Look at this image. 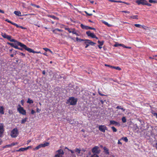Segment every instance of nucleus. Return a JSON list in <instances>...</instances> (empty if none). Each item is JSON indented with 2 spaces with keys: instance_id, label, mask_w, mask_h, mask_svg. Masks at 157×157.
<instances>
[{
  "instance_id": "f257e3e1",
  "label": "nucleus",
  "mask_w": 157,
  "mask_h": 157,
  "mask_svg": "<svg viewBox=\"0 0 157 157\" xmlns=\"http://www.w3.org/2000/svg\"><path fill=\"white\" fill-rule=\"evenodd\" d=\"M17 44L18 45L21 46L22 48L27 51L29 52H32L33 53V52H34V50L30 48H28L25 45L20 42H17Z\"/></svg>"
},
{
  "instance_id": "f03ea898",
  "label": "nucleus",
  "mask_w": 157,
  "mask_h": 157,
  "mask_svg": "<svg viewBox=\"0 0 157 157\" xmlns=\"http://www.w3.org/2000/svg\"><path fill=\"white\" fill-rule=\"evenodd\" d=\"M77 101V99L75 98L74 97H71L67 100L66 102L67 104L70 103V105H75L76 104Z\"/></svg>"
},
{
  "instance_id": "7ed1b4c3",
  "label": "nucleus",
  "mask_w": 157,
  "mask_h": 157,
  "mask_svg": "<svg viewBox=\"0 0 157 157\" xmlns=\"http://www.w3.org/2000/svg\"><path fill=\"white\" fill-rule=\"evenodd\" d=\"M2 36L4 38L7 39L11 42L17 43L18 42L17 40L15 39H11V36H10L7 35L6 33H2Z\"/></svg>"
},
{
  "instance_id": "20e7f679",
  "label": "nucleus",
  "mask_w": 157,
  "mask_h": 157,
  "mask_svg": "<svg viewBox=\"0 0 157 157\" xmlns=\"http://www.w3.org/2000/svg\"><path fill=\"white\" fill-rule=\"evenodd\" d=\"M18 134V130L17 128H15L11 131V136L12 137H16L17 136Z\"/></svg>"
},
{
  "instance_id": "39448f33",
  "label": "nucleus",
  "mask_w": 157,
  "mask_h": 157,
  "mask_svg": "<svg viewBox=\"0 0 157 157\" xmlns=\"http://www.w3.org/2000/svg\"><path fill=\"white\" fill-rule=\"evenodd\" d=\"M19 107L17 108V110L19 113L23 115H26V111L21 107L20 105H19Z\"/></svg>"
},
{
  "instance_id": "423d86ee",
  "label": "nucleus",
  "mask_w": 157,
  "mask_h": 157,
  "mask_svg": "<svg viewBox=\"0 0 157 157\" xmlns=\"http://www.w3.org/2000/svg\"><path fill=\"white\" fill-rule=\"evenodd\" d=\"M84 43L86 45L85 46V48H87L90 45L93 46L96 44L95 43H94L89 40H86V41Z\"/></svg>"
},
{
  "instance_id": "0eeeda50",
  "label": "nucleus",
  "mask_w": 157,
  "mask_h": 157,
  "mask_svg": "<svg viewBox=\"0 0 157 157\" xmlns=\"http://www.w3.org/2000/svg\"><path fill=\"white\" fill-rule=\"evenodd\" d=\"M92 152L94 154H99L100 152V150L98 146H95L92 148Z\"/></svg>"
},
{
  "instance_id": "6e6552de",
  "label": "nucleus",
  "mask_w": 157,
  "mask_h": 157,
  "mask_svg": "<svg viewBox=\"0 0 157 157\" xmlns=\"http://www.w3.org/2000/svg\"><path fill=\"white\" fill-rule=\"evenodd\" d=\"M99 130L103 132H105V130H107V127L105 125H100L98 127Z\"/></svg>"
},
{
  "instance_id": "1a4fd4ad",
  "label": "nucleus",
  "mask_w": 157,
  "mask_h": 157,
  "mask_svg": "<svg viewBox=\"0 0 157 157\" xmlns=\"http://www.w3.org/2000/svg\"><path fill=\"white\" fill-rule=\"evenodd\" d=\"M111 125H114L115 126L119 127L120 126V124L119 122L113 120H110L109 121V126Z\"/></svg>"
},
{
  "instance_id": "9d476101",
  "label": "nucleus",
  "mask_w": 157,
  "mask_h": 157,
  "mask_svg": "<svg viewBox=\"0 0 157 157\" xmlns=\"http://www.w3.org/2000/svg\"><path fill=\"white\" fill-rule=\"evenodd\" d=\"M56 155L62 157L63 155L64 154V152L61 149H59L56 151Z\"/></svg>"
},
{
  "instance_id": "9b49d317",
  "label": "nucleus",
  "mask_w": 157,
  "mask_h": 157,
  "mask_svg": "<svg viewBox=\"0 0 157 157\" xmlns=\"http://www.w3.org/2000/svg\"><path fill=\"white\" fill-rule=\"evenodd\" d=\"M7 44H8L10 45L11 47H13L16 49H19V50H21L22 51L23 50L22 48H20L18 47L17 46V45L15 44H14L13 43H9V42H8L7 43Z\"/></svg>"
},
{
  "instance_id": "f8f14e48",
  "label": "nucleus",
  "mask_w": 157,
  "mask_h": 157,
  "mask_svg": "<svg viewBox=\"0 0 157 157\" xmlns=\"http://www.w3.org/2000/svg\"><path fill=\"white\" fill-rule=\"evenodd\" d=\"M146 1L145 0H136V2L138 5H145Z\"/></svg>"
},
{
  "instance_id": "ddd939ff",
  "label": "nucleus",
  "mask_w": 157,
  "mask_h": 157,
  "mask_svg": "<svg viewBox=\"0 0 157 157\" xmlns=\"http://www.w3.org/2000/svg\"><path fill=\"white\" fill-rule=\"evenodd\" d=\"M31 146H28L27 147H25V148H21L20 149H19L18 150L16 151H17L18 152V151H23L25 150H26L28 149L29 148H31Z\"/></svg>"
},
{
  "instance_id": "4468645a",
  "label": "nucleus",
  "mask_w": 157,
  "mask_h": 157,
  "mask_svg": "<svg viewBox=\"0 0 157 157\" xmlns=\"http://www.w3.org/2000/svg\"><path fill=\"white\" fill-rule=\"evenodd\" d=\"M14 13L16 15L18 16H27L28 15L27 14H24L23 15H21V13L20 11H14Z\"/></svg>"
},
{
  "instance_id": "2eb2a0df",
  "label": "nucleus",
  "mask_w": 157,
  "mask_h": 157,
  "mask_svg": "<svg viewBox=\"0 0 157 157\" xmlns=\"http://www.w3.org/2000/svg\"><path fill=\"white\" fill-rule=\"evenodd\" d=\"M4 132V129L3 126L2 125H0V137L1 136Z\"/></svg>"
},
{
  "instance_id": "dca6fc26",
  "label": "nucleus",
  "mask_w": 157,
  "mask_h": 157,
  "mask_svg": "<svg viewBox=\"0 0 157 157\" xmlns=\"http://www.w3.org/2000/svg\"><path fill=\"white\" fill-rule=\"evenodd\" d=\"M80 26L83 29H85L86 30L89 29V26H88L84 25L82 24H81Z\"/></svg>"
},
{
  "instance_id": "f3484780",
  "label": "nucleus",
  "mask_w": 157,
  "mask_h": 157,
  "mask_svg": "<svg viewBox=\"0 0 157 157\" xmlns=\"http://www.w3.org/2000/svg\"><path fill=\"white\" fill-rule=\"evenodd\" d=\"M103 149L104 150V152L106 154L108 155L109 154V149L106 148L105 147H104L103 148Z\"/></svg>"
},
{
  "instance_id": "a211bd4d",
  "label": "nucleus",
  "mask_w": 157,
  "mask_h": 157,
  "mask_svg": "<svg viewBox=\"0 0 157 157\" xmlns=\"http://www.w3.org/2000/svg\"><path fill=\"white\" fill-rule=\"evenodd\" d=\"M42 147H44L46 146H48L49 145V142H45L44 144H41Z\"/></svg>"
},
{
  "instance_id": "6ab92c4d",
  "label": "nucleus",
  "mask_w": 157,
  "mask_h": 157,
  "mask_svg": "<svg viewBox=\"0 0 157 157\" xmlns=\"http://www.w3.org/2000/svg\"><path fill=\"white\" fill-rule=\"evenodd\" d=\"M0 113L2 114H4V108L3 106H0Z\"/></svg>"
},
{
  "instance_id": "aec40b11",
  "label": "nucleus",
  "mask_w": 157,
  "mask_h": 157,
  "mask_svg": "<svg viewBox=\"0 0 157 157\" xmlns=\"http://www.w3.org/2000/svg\"><path fill=\"white\" fill-rule=\"evenodd\" d=\"M75 30L74 29H72V31L71 33H72L73 34H75L76 36H78V34L76 32H75Z\"/></svg>"
},
{
  "instance_id": "412c9836",
  "label": "nucleus",
  "mask_w": 157,
  "mask_h": 157,
  "mask_svg": "<svg viewBox=\"0 0 157 157\" xmlns=\"http://www.w3.org/2000/svg\"><path fill=\"white\" fill-rule=\"evenodd\" d=\"M75 151L77 152L76 154L78 155L80 153L81 150L78 148H76L75 149Z\"/></svg>"
},
{
  "instance_id": "4be33fe9",
  "label": "nucleus",
  "mask_w": 157,
  "mask_h": 157,
  "mask_svg": "<svg viewBox=\"0 0 157 157\" xmlns=\"http://www.w3.org/2000/svg\"><path fill=\"white\" fill-rule=\"evenodd\" d=\"M28 119V118L27 117H25V118L24 119H22L21 121V123L22 124H24L26 121Z\"/></svg>"
},
{
  "instance_id": "5701e85b",
  "label": "nucleus",
  "mask_w": 157,
  "mask_h": 157,
  "mask_svg": "<svg viewBox=\"0 0 157 157\" xmlns=\"http://www.w3.org/2000/svg\"><path fill=\"white\" fill-rule=\"evenodd\" d=\"M90 37H91L92 38H95L97 39H98V38L93 33H92L90 35Z\"/></svg>"
},
{
  "instance_id": "b1692460",
  "label": "nucleus",
  "mask_w": 157,
  "mask_h": 157,
  "mask_svg": "<svg viewBox=\"0 0 157 157\" xmlns=\"http://www.w3.org/2000/svg\"><path fill=\"white\" fill-rule=\"evenodd\" d=\"M138 15H134V16H132L130 17V18H132L133 19H138Z\"/></svg>"
},
{
  "instance_id": "393cba45",
  "label": "nucleus",
  "mask_w": 157,
  "mask_h": 157,
  "mask_svg": "<svg viewBox=\"0 0 157 157\" xmlns=\"http://www.w3.org/2000/svg\"><path fill=\"white\" fill-rule=\"evenodd\" d=\"M42 147L41 145V144H40V145L37 146L34 149V150H37L39 149L40 148Z\"/></svg>"
},
{
  "instance_id": "a878e982",
  "label": "nucleus",
  "mask_w": 157,
  "mask_h": 157,
  "mask_svg": "<svg viewBox=\"0 0 157 157\" xmlns=\"http://www.w3.org/2000/svg\"><path fill=\"white\" fill-rule=\"evenodd\" d=\"M114 46L115 47H117L119 46H122L123 47H124V45L122 44H119L118 43H116L114 45Z\"/></svg>"
},
{
  "instance_id": "bb28decb",
  "label": "nucleus",
  "mask_w": 157,
  "mask_h": 157,
  "mask_svg": "<svg viewBox=\"0 0 157 157\" xmlns=\"http://www.w3.org/2000/svg\"><path fill=\"white\" fill-rule=\"evenodd\" d=\"M111 68L115 69L116 70H118L119 71H120L121 70V69L119 67H114V66H113V67H111Z\"/></svg>"
},
{
  "instance_id": "cd10ccee",
  "label": "nucleus",
  "mask_w": 157,
  "mask_h": 157,
  "mask_svg": "<svg viewBox=\"0 0 157 157\" xmlns=\"http://www.w3.org/2000/svg\"><path fill=\"white\" fill-rule=\"evenodd\" d=\"M27 102L29 104H32L33 103V101L32 100H31L29 98L28 99Z\"/></svg>"
},
{
  "instance_id": "c85d7f7f",
  "label": "nucleus",
  "mask_w": 157,
  "mask_h": 157,
  "mask_svg": "<svg viewBox=\"0 0 157 157\" xmlns=\"http://www.w3.org/2000/svg\"><path fill=\"white\" fill-rule=\"evenodd\" d=\"M122 140L124 141L125 142H127L128 141V139H127V137H122L121 140Z\"/></svg>"
},
{
  "instance_id": "c756f323",
  "label": "nucleus",
  "mask_w": 157,
  "mask_h": 157,
  "mask_svg": "<svg viewBox=\"0 0 157 157\" xmlns=\"http://www.w3.org/2000/svg\"><path fill=\"white\" fill-rule=\"evenodd\" d=\"M72 29H70L69 28H65V29L66 30H67L69 33H71Z\"/></svg>"
},
{
  "instance_id": "7c9ffc66",
  "label": "nucleus",
  "mask_w": 157,
  "mask_h": 157,
  "mask_svg": "<svg viewBox=\"0 0 157 157\" xmlns=\"http://www.w3.org/2000/svg\"><path fill=\"white\" fill-rule=\"evenodd\" d=\"M103 23L106 25H107L109 27H110L111 26V25L109 24L107 22L105 21H103Z\"/></svg>"
},
{
  "instance_id": "2f4dec72",
  "label": "nucleus",
  "mask_w": 157,
  "mask_h": 157,
  "mask_svg": "<svg viewBox=\"0 0 157 157\" xmlns=\"http://www.w3.org/2000/svg\"><path fill=\"white\" fill-rule=\"evenodd\" d=\"M122 121L123 123H125L126 122V119L125 117H124L122 118Z\"/></svg>"
},
{
  "instance_id": "473e14b6",
  "label": "nucleus",
  "mask_w": 157,
  "mask_h": 157,
  "mask_svg": "<svg viewBox=\"0 0 157 157\" xmlns=\"http://www.w3.org/2000/svg\"><path fill=\"white\" fill-rule=\"evenodd\" d=\"M111 128L114 132H117V129L114 126H112L111 127Z\"/></svg>"
},
{
  "instance_id": "72a5a7b5",
  "label": "nucleus",
  "mask_w": 157,
  "mask_h": 157,
  "mask_svg": "<svg viewBox=\"0 0 157 157\" xmlns=\"http://www.w3.org/2000/svg\"><path fill=\"white\" fill-rule=\"evenodd\" d=\"M92 33H91V32L90 31H87L86 32V33L87 35L89 36H90V35Z\"/></svg>"
},
{
  "instance_id": "f704fd0d",
  "label": "nucleus",
  "mask_w": 157,
  "mask_h": 157,
  "mask_svg": "<svg viewBox=\"0 0 157 157\" xmlns=\"http://www.w3.org/2000/svg\"><path fill=\"white\" fill-rule=\"evenodd\" d=\"M98 43L99 44V45H100L101 46H102L103 45L104 43V41H100L99 40L98 41Z\"/></svg>"
},
{
  "instance_id": "c9c22d12",
  "label": "nucleus",
  "mask_w": 157,
  "mask_h": 157,
  "mask_svg": "<svg viewBox=\"0 0 157 157\" xmlns=\"http://www.w3.org/2000/svg\"><path fill=\"white\" fill-rule=\"evenodd\" d=\"M31 5L32 6H34V7H36V8H40V6H39L37 5H36L33 4L31 3Z\"/></svg>"
},
{
  "instance_id": "e433bc0d",
  "label": "nucleus",
  "mask_w": 157,
  "mask_h": 157,
  "mask_svg": "<svg viewBox=\"0 0 157 157\" xmlns=\"http://www.w3.org/2000/svg\"><path fill=\"white\" fill-rule=\"evenodd\" d=\"M5 21H7L9 23H10L11 24H13V22H12L10 21L9 19H6L5 20Z\"/></svg>"
},
{
  "instance_id": "4c0bfd02",
  "label": "nucleus",
  "mask_w": 157,
  "mask_h": 157,
  "mask_svg": "<svg viewBox=\"0 0 157 157\" xmlns=\"http://www.w3.org/2000/svg\"><path fill=\"white\" fill-rule=\"evenodd\" d=\"M19 54L21 55V56H23L24 57H25V54H24V53H22V52H19Z\"/></svg>"
},
{
  "instance_id": "58836bf2",
  "label": "nucleus",
  "mask_w": 157,
  "mask_h": 157,
  "mask_svg": "<svg viewBox=\"0 0 157 157\" xmlns=\"http://www.w3.org/2000/svg\"><path fill=\"white\" fill-rule=\"evenodd\" d=\"M134 25L137 27H138V28H140V27L141 26V25H140V24H135Z\"/></svg>"
},
{
  "instance_id": "ea45409f",
  "label": "nucleus",
  "mask_w": 157,
  "mask_h": 157,
  "mask_svg": "<svg viewBox=\"0 0 157 157\" xmlns=\"http://www.w3.org/2000/svg\"><path fill=\"white\" fill-rule=\"evenodd\" d=\"M145 5H147L148 6H151V5L150 3H148L146 1V2L145 3Z\"/></svg>"
},
{
  "instance_id": "a19ab883",
  "label": "nucleus",
  "mask_w": 157,
  "mask_h": 157,
  "mask_svg": "<svg viewBox=\"0 0 157 157\" xmlns=\"http://www.w3.org/2000/svg\"><path fill=\"white\" fill-rule=\"evenodd\" d=\"M49 17L54 19H56L57 18V17L53 15H50Z\"/></svg>"
},
{
  "instance_id": "79ce46f5",
  "label": "nucleus",
  "mask_w": 157,
  "mask_h": 157,
  "mask_svg": "<svg viewBox=\"0 0 157 157\" xmlns=\"http://www.w3.org/2000/svg\"><path fill=\"white\" fill-rule=\"evenodd\" d=\"M149 2L151 3H155V0H149Z\"/></svg>"
},
{
  "instance_id": "37998d69",
  "label": "nucleus",
  "mask_w": 157,
  "mask_h": 157,
  "mask_svg": "<svg viewBox=\"0 0 157 157\" xmlns=\"http://www.w3.org/2000/svg\"><path fill=\"white\" fill-rule=\"evenodd\" d=\"M84 12L88 16H91L92 15V13H88L86 11H85Z\"/></svg>"
},
{
  "instance_id": "c03bdc74",
  "label": "nucleus",
  "mask_w": 157,
  "mask_h": 157,
  "mask_svg": "<svg viewBox=\"0 0 157 157\" xmlns=\"http://www.w3.org/2000/svg\"><path fill=\"white\" fill-rule=\"evenodd\" d=\"M91 157H99L96 154H94L93 155H92Z\"/></svg>"
},
{
  "instance_id": "a18cd8bd",
  "label": "nucleus",
  "mask_w": 157,
  "mask_h": 157,
  "mask_svg": "<svg viewBox=\"0 0 157 157\" xmlns=\"http://www.w3.org/2000/svg\"><path fill=\"white\" fill-rule=\"evenodd\" d=\"M43 49L46 52H47L48 51H49L50 50V49L47 48H44Z\"/></svg>"
},
{
  "instance_id": "49530a36",
  "label": "nucleus",
  "mask_w": 157,
  "mask_h": 157,
  "mask_svg": "<svg viewBox=\"0 0 157 157\" xmlns=\"http://www.w3.org/2000/svg\"><path fill=\"white\" fill-rule=\"evenodd\" d=\"M13 25L15 26L16 27H17V28H20V26L19 25H18L17 24L14 23H13Z\"/></svg>"
},
{
  "instance_id": "de8ad7c7",
  "label": "nucleus",
  "mask_w": 157,
  "mask_h": 157,
  "mask_svg": "<svg viewBox=\"0 0 157 157\" xmlns=\"http://www.w3.org/2000/svg\"><path fill=\"white\" fill-rule=\"evenodd\" d=\"M11 144L12 146H14V145H16L18 143H17V142L13 143H12Z\"/></svg>"
},
{
  "instance_id": "09e8293b",
  "label": "nucleus",
  "mask_w": 157,
  "mask_h": 157,
  "mask_svg": "<svg viewBox=\"0 0 157 157\" xmlns=\"http://www.w3.org/2000/svg\"><path fill=\"white\" fill-rule=\"evenodd\" d=\"M122 12H123V13H130V12L128 11H127V10L122 11Z\"/></svg>"
},
{
  "instance_id": "8fccbe9b",
  "label": "nucleus",
  "mask_w": 157,
  "mask_h": 157,
  "mask_svg": "<svg viewBox=\"0 0 157 157\" xmlns=\"http://www.w3.org/2000/svg\"><path fill=\"white\" fill-rule=\"evenodd\" d=\"M55 29L56 31H58L59 32H62L63 31L62 30L60 29Z\"/></svg>"
},
{
  "instance_id": "3c124183",
  "label": "nucleus",
  "mask_w": 157,
  "mask_h": 157,
  "mask_svg": "<svg viewBox=\"0 0 157 157\" xmlns=\"http://www.w3.org/2000/svg\"><path fill=\"white\" fill-rule=\"evenodd\" d=\"M35 113V111H34L32 109L31 112V113L32 114H34Z\"/></svg>"
},
{
  "instance_id": "603ef678",
  "label": "nucleus",
  "mask_w": 157,
  "mask_h": 157,
  "mask_svg": "<svg viewBox=\"0 0 157 157\" xmlns=\"http://www.w3.org/2000/svg\"><path fill=\"white\" fill-rule=\"evenodd\" d=\"M109 1L112 2H117V1L113 0H108Z\"/></svg>"
},
{
  "instance_id": "864d4df0",
  "label": "nucleus",
  "mask_w": 157,
  "mask_h": 157,
  "mask_svg": "<svg viewBox=\"0 0 157 157\" xmlns=\"http://www.w3.org/2000/svg\"><path fill=\"white\" fill-rule=\"evenodd\" d=\"M89 29H92V30H95V29L94 28H92V27H89Z\"/></svg>"
},
{
  "instance_id": "5fc2aeb1",
  "label": "nucleus",
  "mask_w": 157,
  "mask_h": 157,
  "mask_svg": "<svg viewBox=\"0 0 157 157\" xmlns=\"http://www.w3.org/2000/svg\"><path fill=\"white\" fill-rule=\"evenodd\" d=\"M121 106H117L116 108V109H121Z\"/></svg>"
},
{
  "instance_id": "6e6d98bb",
  "label": "nucleus",
  "mask_w": 157,
  "mask_h": 157,
  "mask_svg": "<svg viewBox=\"0 0 157 157\" xmlns=\"http://www.w3.org/2000/svg\"><path fill=\"white\" fill-rule=\"evenodd\" d=\"M105 66L108 67H111H111H113V66H111V65H108V64H105Z\"/></svg>"
},
{
  "instance_id": "4d7b16f0",
  "label": "nucleus",
  "mask_w": 157,
  "mask_h": 157,
  "mask_svg": "<svg viewBox=\"0 0 157 157\" xmlns=\"http://www.w3.org/2000/svg\"><path fill=\"white\" fill-rule=\"evenodd\" d=\"M33 53H40L41 52H36L34 51V52H33Z\"/></svg>"
},
{
  "instance_id": "13d9d810",
  "label": "nucleus",
  "mask_w": 157,
  "mask_h": 157,
  "mask_svg": "<svg viewBox=\"0 0 157 157\" xmlns=\"http://www.w3.org/2000/svg\"><path fill=\"white\" fill-rule=\"evenodd\" d=\"M98 93H99V94L101 96H105V95L103 94H101V93L99 92H98Z\"/></svg>"
},
{
  "instance_id": "bf43d9fd",
  "label": "nucleus",
  "mask_w": 157,
  "mask_h": 157,
  "mask_svg": "<svg viewBox=\"0 0 157 157\" xmlns=\"http://www.w3.org/2000/svg\"><path fill=\"white\" fill-rule=\"evenodd\" d=\"M123 47L124 48H128V49H131V47H126V46H125V45H124V47Z\"/></svg>"
},
{
  "instance_id": "052dcab7",
  "label": "nucleus",
  "mask_w": 157,
  "mask_h": 157,
  "mask_svg": "<svg viewBox=\"0 0 157 157\" xmlns=\"http://www.w3.org/2000/svg\"><path fill=\"white\" fill-rule=\"evenodd\" d=\"M117 2H120V3H124V2H122L121 1H117Z\"/></svg>"
},
{
  "instance_id": "680f3d73",
  "label": "nucleus",
  "mask_w": 157,
  "mask_h": 157,
  "mask_svg": "<svg viewBox=\"0 0 157 157\" xmlns=\"http://www.w3.org/2000/svg\"><path fill=\"white\" fill-rule=\"evenodd\" d=\"M52 31L55 34L57 33L56 31V30L55 29L53 30Z\"/></svg>"
},
{
  "instance_id": "e2e57ef3",
  "label": "nucleus",
  "mask_w": 157,
  "mask_h": 157,
  "mask_svg": "<svg viewBox=\"0 0 157 157\" xmlns=\"http://www.w3.org/2000/svg\"><path fill=\"white\" fill-rule=\"evenodd\" d=\"M12 146V145H11V144H8V145H6V147H11Z\"/></svg>"
},
{
  "instance_id": "0e129e2a",
  "label": "nucleus",
  "mask_w": 157,
  "mask_h": 157,
  "mask_svg": "<svg viewBox=\"0 0 157 157\" xmlns=\"http://www.w3.org/2000/svg\"><path fill=\"white\" fill-rule=\"evenodd\" d=\"M20 28L22 29H26V28H25V27H22V26H20Z\"/></svg>"
},
{
  "instance_id": "69168bd1",
  "label": "nucleus",
  "mask_w": 157,
  "mask_h": 157,
  "mask_svg": "<svg viewBox=\"0 0 157 157\" xmlns=\"http://www.w3.org/2000/svg\"><path fill=\"white\" fill-rule=\"evenodd\" d=\"M118 144H122V143L120 141V140H118Z\"/></svg>"
},
{
  "instance_id": "338daca9",
  "label": "nucleus",
  "mask_w": 157,
  "mask_h": 157,
  "mask_svg": "<svg viewBox=\"0 0 157 157\" xmlns=\"http://www.w3.org/2000/svg\"><path fill=\"white\" fill-rule=\"evenodd\" d=\"M0 13H4V11L2 10H0Z\"/></svg>"
},
{
  "instance_id": "774afa93",
  "label": "nucleus",
  "mask_w": 157,
  "mask_h": 157,
  "mask_svg": "<svg viewBox=\"0 0 157 157\" xmlns=\"http://www.w3.org/2000/svg\"><path fill=\"white\" fill-rule=\"evenodd\" d=\"M54 157H61V156H59L58 155L56 154Z\"/></svg>"
}]
</instances>
